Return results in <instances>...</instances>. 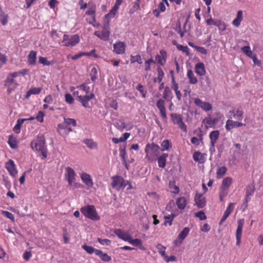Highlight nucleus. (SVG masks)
<instances>
[{
	"instance_id": "nucleus-1",
	"label": "nucleus",
	"mask_w": 263,
	"mask_h": 263,
	"mask_svg": "<svg viewBox=\"0 0 263 263\" xmlns=\"http://www.w3.org/2000/svg\"><path fill=\"white\" fill-rule=\"evenodd\" d=\"M32 149L41 152L44 159L47 158V151L45 146V139L43 136H38L37 139L31 143Z\"/></svg>"
},
{
	"instance_id": "nucleus-2",
	"label": "nucleus",
	"mask_w": 263,
	"mask_h": 263,
	"mask_svg": "<svg viewBox=\"0 0 263 263\" xmlns=\"http://www.w3.org/2000/svg\"><path fill=\"white\" fill-rule=\"evenodd\" d=\"M81 212L86 217L92 220L98 221L100 219L94 205H88L82 207Z\"/></svg>"
},
{
	"instance_id": "nucleus-3",
	"label": "nucleus",
	"mask_w": 263,
	"mask_h": 263,
	"mask_svg": "<svg viewBox=\"0 0 263 263\" xmlns=\"http://www.w3.org/2000/svg\"><path fill=\"white\" fill-rule=\"evenodd\" d=\"M112 183L111 186L117 191L123 190L127 184L129 183V181L124 180V178L120 176H115L111 177Z\"/></svg>"
},
{
	"instance_id": "nucleus-4",
	"label": "nucleus",
	"mask_w": 263,
	"mask_h": 263,
	"mask_svg": "<svg viewBox=\"0 0 263 263\" xmlns=\"http://www.w3.org/2000/svg\"><path fill=\"white\" fill-rule=\"evenodd\" d=\"M80 42V37L78 34L68 35L64 34L62 43L66 47H73L76 46Z\"/></svg>"
},
{
	"instance_id": "nucleus-5",
	"label": "nucleus",
	"mask_w": 263,
	"mask_h": 263,
	"mask_svg": "<svg viewBox=\"0 0 263 263\" xmlns=\"http://www.w3.org/2000/svg\"><path fill=\"white\" fill-rule=\"evenodd\" d=\"M171 117L173 124L177 125L182 132L186 133L187 131V126L183 121L182 116L180 114L172 113Z\"/></svg>"
},
{
	"instance_id": "nucleus-6",
	"label": "nucleus",
	"mask_w": 263,
	"mask_h": 263,
	"mask_svg": "<svg viewBox=\"0 0 263 263\" xmlns=\"http://www.w3.org/2000/svg\"><path fill=\"white\" fill-rule=\"evenodd\" d=\"M110 27L109 21L104 24L102 31H96L94 34L103 41H107L110 35Z\"/></svg>"
},
{
	"instance_id": "nucleus-7",
	"label": "nucleus",
	"mask_w": 263,
	"mask_h": 263,
	"mask_svg": "<svg viewBox=\"0 0 263 263\" xmlns=\"http://www.w3.org/2000/svg\"><path fill=\"white\" fill-rule=\"evenodd\" d=\"M65 178L68 182V185L71 186L76 180V174L71 167H67L65 168Z\"/></svg>"
},
{
	"instance_id": "nucleus-8",
	"label": "nucleus",
	"mask_w": 263,
	"mask_h": 263,
	"mask_svg": "<svg viewBox=\"0 0 263 263\" xmlns=\"http://www.w3.org/2000/svg\"><path fill=\"white\" fill-rule=\"evenodd\" d=\"M94 97V94L92 92H90L88 95L78 96V100L82 103L84 107L90 108L89 102Z\"/></svg>"
},
{
	"instance_id": "nucleus-9",
	"label": "nucleus",
	"mask_w": 263,
	"mask_h": 263,
	"mask_svg": "<svg viewBox=\"0 0 263 263\" xmlns=\"http://www.w3.org/2000/svg\"><path fill=\"white\" fill-rule=\"evenodd\" d=\"M194 103L196 106L205 111H209L212 108V106L210 103L204 102L199 98H195Z\"/></svg>"
},
{
	"instance_id": "nucleus-10",
	"label": "nucleus",
	"mask_w": 263,
	"mask_h": 263,
	"mask_svg": "<svg viewBox=\"0 0 263 263\" xmlns=\"http://www.w3.org/2000/svg\"><path fill=\"white\" fill-rule=\"evenodd\" d=\"M244 224V219H240L237 221V228L236 232V245L239 246L241 242V237L242 228Z\"/></svg>"
},
{
	"instance_id": "nucleus-11",
	"label": "nucleus",
	"mask_w": 263,
	"mask_h": 263,
	"mask_svg": "<svg viewBox=\"0 0 263 263\" xmlns=\"http://www.w3.org/2000/svg\"><path fill=\"white\" fill-rule=\"evenodd\" d=\"M167 58V54L165 50L162 49L160 51L159 54L155 57V60L160 66H163L166 62Z\"/></svg>"
},
{
	"instance_id": "nucleus-12",
	"label": "nucleus",
	"mask_w": 263,
	"mask_h": 263,
	"mask_svg": "<svg viewBox=\"0 0 263 263\" xmlns=\"http://www.w3.org/2000/svg\"><path fill=\"white\" fill-rule=\"evenodd\" d=\"M228 117L230 119L234 118L238 121L241 120L243 118V111L240 108L237 109H233L229 111Z\"/></svg>"
},
{
	"instance_id": "nucleus-13",
	"label": "nucleus",
	"mask_w": 263,
	"mask_h": 263,
	"mask_svg": "<svg viewBox=\"0 0 263 263\" xmlns=\"http://www.w3.org/2000/svg\"><path fill=\"white\" fill-rule=\"evenodd\" d=\"M82 182L88 187L91 188L93 185V182L91 176L86 173H82L80 175Z\"/></svg>"
},
{
	"instance_id": "nucleus-14",
	"label": "nucleus",
	"mask_w": 263,
	"mask_h": 263,
	"mask_svg": "<svg viewBox=\"0 0 263 263\" xmlns=\"http://www.w3.org/2000/svg\"><path fill=\"white\" fill-rule=\"evenodd\" d=\"M5 167L9 172L10 175L12 177H15L17 172L16 170V165L14 161L12 160H9L5 163Z\"/></svg>"
},
{
	"instance_id": "nucleus-15",
	"label": "nucleus",
	"mask_w": 263,
	"mask_h": 263,
	"mask_svg": "<svg viewBox=\"0 0 263 263\" xmlns=\"http://www.w3.org/2000/svg\"><path fill=\"white\" fill-rule=\"evenodd\" d=\"M190 232V229L187 227H185L183 230L179 233L178 238L174 240V244L175 246H178L181 244L182 241L187 236Z\"/></svg>"
},
{
	"instance_id": "nucleus-16",
	"label": "nucleus",
	"mask_w": 263,
	"mask_h": 263,
	"mask_svg": "<svg viewBox=\"0 0 263 263\" xmlns=\"http://www.w3.org/2000/svg\"><path fill=\"white\" fill-rule=\"evenodd\" d=\"M114 233L118 237L125 241L128 242L130 239L131 235L128 232L122 230L120 229H117L114 231Z\"/></svg>"
},
{
	"instance_id": "nucleus-17",
	"label": "nucleus",
	"mask_w": 263,
	"mask_h": 263,
	"mask_svg": "<svg viewBox=\"0 0 263 263\" xmlns=\"http://www.w3.org/2000/svg\"><path fill=\"white\" fill-rule=\"evenodd\" d=\"M113 52L118 54H123L125 51V44L123 42H118L113 45Z\"/></svg>"
},
{
	"instance_id": "nucleus-18",
	"label": "nucleus",
	"mask_w": 263,
	"mask_h": 263,
	"mask_svg": "<svg viewBox=\"0 0 263 263\" xmlns=\"http://www.w3.org/2000/svg\"><path fill=\"white\" fill-rule=\"evenodd\" d=\"M88 10L85 12L86 15H90L92 17L93 22H96L95 13L96 11V5L92 2H88Z\"/></svg>"
},
{
	"instance_id": "nucleus-19",
	"label": "nucleus",
	"mask_w": 263,
	"mask_h": 263,
	"mask_svg": "<svg viewBox=\"0 0 263 263\" xmlns=\"http://www.w3.org/2000/svg\"><path fill=\"white\" fill-rule=\"evenodd\" d=\"M233 182L231 177H227L223 179L222 181L220 190L228 193V191Z\"/></svg>"
},
{
	"instance_id": "nucleus-20",
	"label": "nucleus",
	"mask_w": 263,
	"mask_h": 263,
	"mask_svg": "<svg viewBox=\"0 0 263 263\" xmlns=\"http://www.w3.org/2000/svg\"><path fill=\"white\" fill-rule=\"evenodd\" d=\"M243 125H245V124L239 122L234 121L231 119H229L226 122L225 127L227 130L229 131L233 128L239 127Z\"/></svg>"
},
{
	"instance_id": "nucleus-21",
	"label": "nucleus",
	"mask_w": 263,
	"mask_h": 263,
	"mask_svg": "<svg viewBox=\"0 0 263 263\" xmlns=\"http://www.w3.org/2000/svg\"><path fill=\"white\" fill-rule=\"evenodd\" d=\"M195 201L199 208H202L205 205V198L203 195L197 193L195 196Z\"/></svg>"
},
{
	"instance_id": "nucleus-22",
	"label": "nucleus",
	"mask_w": 263,
	"mask_h": 263,
	"mask_svg": "<svg viewBox=\"0 0 263 263\" xmlns=\"http://www.w3.org/2000/svg\"><path fill=\"white\" fill-rule=\"evenodd\" d=\"M234 205L235 203H229V206L227 207V209L224 211L223 215L222 216L220 221L219 224H221L231 214V213L233 212L234 210Z\"/></svg>"
},
{
	"instance_id": "nucleus-23",
	"label": "nucleus",
	"mask_w": 263,
	"mask_h": 263,
	"mask_svg": "<svg viewBox=\"0 0 263 263\" xmlns=\"http://www.w3.org/2000/svg\"><path fill=\"white\" fill-rule=\"evenodd\" d=\"M165 101L163 99L158 100L156 106L160 110L161 116L163 119L166 118V114L165 111V107L164 106Z\"/></svg>"
},
{
	"instance_id": "nucleus-24",
	"label": "nucleus",
	"mask_w": 263,
	"mask_h": 263,
	"mask_svg": "<svg viewBox=\"0 0 263 263\" xmlns=\"http://www.w3.org/2000/svg\"><path fill=\"white\" fill-rule=\"evenodd\" d=\"M205 154H201L199 152H195L193 154V159L195 161L198 162L199 163H203L206 159Z\"/></svg>"
},
{
	"instance_id": "nucleus-25",
	"label": "nucleus",
	"mask_w": 263,
	"mask_h": 263,
	"mask_svg": "<svg viewBox=\"0 0 263 263\" xmlns=\"http://www.w3.org/2000/svg\"><path fill=\"white\" fill-rule=\"evenodd\" d=\"M195 72L199 76H203L206 73L204 65L202 62L198 63L195 65Z\"/></svg>"
},
{
	"instance_id": "nucleus-26",
	"label": "nucleus",
	"mask_w": 263,
	"mask_h": 263,
	"mask_svg": "<svg viewBox=\"0 0 263 263\" xmlns=\"http://www.w3.org/2000/svg\"><path fill=\"white\" fill-rule=\"evenodd\" d=\"M219 132L218 130H214L211 132L209 135L211 140L210 144L212 147L214 148L215 145L219 138Z\"/></svg>"
},
{
	"instance_id": "nucleus-27",
	"label": "nucleus",
	"mask_w": 263,
	"mask_h": 263,
	"mask_svg": "<svg viewBox=\"0 0 263 263\" xmlns=\"http://www.w3.org/2000/svg\"><path fill=\"white\" fill-rule=\"evenodd\" d=\"M177 207L180 210H184L187 203V201L185 197H180L176 200Z\"/></svg>"
},
{
	"instance_id": "nucleus-28",
	"label": "nucleus",
	"mask_w": 263,
	"mask_h": 263,
	"mask_svg": "<svg viewBox=\"0 0 263 263\" xmlns=\"http://www.w3.org/2000/svg\"><path fill=\"white\" fill-rule=\"evenodd\" d=\"M243 20V13L241 10L237 11L236 18L232 21V24L235 27H238Z\"/></svg>"
},
{
	"instance_id": "nucleus-29",
	"label": "nucleus",
	"mask_w": 263,
	"mask_h": 263,
	"mask_svg": "<svg viewBox=\"0 0 263 263\" xmlns=\"http://www.w3.org/2000/svg\"><path fill=\"white\" fill-rule=\"evenodd\" d=\"M36 62V52L31 50L28 55V63L29 65H34Z\"/></svg>"
},
{
	"instance_id": "nucleus-30",
	"label": "nucleus",
	"mask_w": 263,
	"mask_h": 263,
	"mask_svg": "<svg viewBox=\"0 0 263 263\" xmlns=\"http://www.w3.org/2000/svg\"><path fill=\"white\" fill-rule=\"evenodd\" d=\"M168 154L163 153L158 159V164L159 167L164 168L166 165V159L168 157Z\"/></svg>"
},
{
	"instance_id": "nucleus-31",
	"label": "nucleus",
	"mask_w": 263,
	"mask_h": 263,
	"mask_svg": "<svg viewBox=\"0 0 263 263\" xmlns=\"http://www.w3.org/2000/svg\"><path fill=\"white\" fill-rule=\"evenodd\" d=\"M96 255L103 261L109 262L111 260V258L107 253H103L101 250L96 251Z\"/></svg>"
},
{
	"instance_id": "nucleus-32",
	"label": "nucleus",
	"mask_w": 263,
	"mask_h": 263,
	"mask_svg": "<svg viewBox=\"0 0 263 263\" xmlns=\"http://www.w3.org/2000/svg\"><path fill=\"white\" fill-rule=\"evenodd\" d=\"M160 148L159 145L155 144H147L145 146V151L147 155L149 154L151 152H157Z\"/></svg>"
},
{
	"instance_id": "nucleus-33",
	"label": "nucleus",
	"mask_w": 263,
	"mask_h": 263,
	"mask_svg": "<svg viewBox=\"0 0 263 263\" xmlns=\"http://www.w3.org/2000/svg\"><path fill=\"white\" fill-rule=\"evenodd\" d=\"M17 85L18 83L14 79H12L11 77H7L5 82V86L6 87H12L16 88Z\"/></svg>"
},
{
	"instance_id": "nucleus-34",
	"label": "nucleus",
	"mask_w": 263,
	"mask_h": 263,
	"mask_svg": "<svg viewBox=\"0 0 263 263\" xmlns=\"http://www.w3.org/2000/svg\"><path fill=\"white\" fill-rule=\"evenodd\" d=\"M244 42L246 43L247 45L242 47L241 48V50L247 57H251V55H252V52L251 50L250 44L248 41H245Z\"/></svg>"
},
{
	"instance_id": "nucleus-35",
	"label": "nucleus",
	"mask_w": 263,
	"mask_h": 263,
	"mask_svg": "<svg viewBox=\"0 0 263 263\" xmlns=\"http://www.w3.org/2000/svg\"><path fill=\"white\" fill-rule=\"evenodd\" d=\"M64 124L66 125V128H67L69 131H71L72 129L68 127L69 126L72 125L73 127H75L77 125L76 121L71 118H64Z\"/></svg>"
},
{
	"instance_id": "nucleus-36",
	"label": "nucleus",
	"mask_w": 263,
	"mask_h": 263,
	"mask_svg": "<svg viewBox=\"0 0 263 263\" xmlns=\"http://www.w3.org/2000/svg\"><path fill=\"white\" fill-rule=\"evenodd\" d=\"M255 191L254 186L249 185L247 186L246 193V202L247 203L250 199V196L253 195Z\"/></svg>"
},
{
	"instance_id": "nucleus-37",
	"label": "nucleus",
	"mask_w": 263,
	"mask_h": 263,
	"mask_svg": "<svg viewBox=\"0 0 263 263\" xmlns=\"http://www.w3.org/2000/svg\"><path fill=\"white\" fill-rule=\"evenodd\" d=\"M187 77L189 79V83L191 84H195L197 83V79L195 77L193 71L189 69L187 72Z\"/></svg>"
},
{
	"instance_id": "nucleus-38",
	"label": "nucleus",
	"mask_w": 263,
	"mask_h": 263,
	"mask_svg": "<svg viewBox=\"0 0 263 263\" xmlns=\"http://www.w3.org/2000/svg\"><path fill=\"white\" fill-rule=\"evenodd\" d=\"M158 77L154 79V82L160 83L164 76V72L160 67H157Z\"/></svg>"
},
{
	"instance_id": "nucleus-39",
	"label": "nucleus",
	"mask_w": 263,
	"mask_h": 263,
	"mask_svg": "<svg viewBox=\"0 0 263 263\" xmlns=\"http://www.w3.org/2000/svg\"><path fill=\"white\" fill-rule=\"evenodd\" d=\"M163 98L167 101H170L173 98V94L170 88L166 87L163 93Z\"/></svg>"
},
{
	"instance_id": "nucleus-40",
	"label": "nucleus",
	"mask_w": 263,
	"mask_h": 263,
	"mask_svg": "<svg viewBox=\"0 0 263 263\" xmlns=\"http://www.w3.org/2000/svg\"><path fill=\"white\" fill-rule=\"evenodd\" d=\"M227 171V168L226 166H221L220 167L216 172V177L217 179H220L222 178L224 175L226 174Z\"/></svg>"
},
{
	"instance_id": "nucleus-41",
	"label": "nucleus",
	"mask_w": 263,
	"mask_h": 263,
	"mask_svg": "<svg viewBox=\"0 0 263 263\" xmlns=\"http://www.w3.org/2000/svg\"><path fill=\"white\" fill-rule=\"evenodd\" d=\"M118 9V8L113 6L112 9L110 10L109 12L105 15V18L107 20V21H109L111 18L114 17Z\"/></svg>"
},
{
	"instance_id": "nucleus-42",
	"label": "nucleus",
	"mask_w": 263,
	"mask_h": 263,
	"mask_svg": "<svg viewBox=\"0 0 263 263\" xmlns=\"http://www.w3.org/2000/svg\"><path fill=\"white\" fill-rule=\"evenodd\" d=\"M176 215L174 214H171L167 216H164V218L165 219V221L163 223V225L166 226L168 223L169 226H172L173 221Z\"/></svg>"
},
{
	"instance_id": "nucleus-43",
	"label": "nucleus",
	"mask_w": 263,
	"mask_h": 263,
	"mask_svg": "<svg viewBox=\"0 0 263 263\" xmlns=\"http://www.w3.org/2000/svg\"><path fill=\"white\" fill-rule=\"evenodd\" d=\"M24 122L25 120L22 119H18L17 120L16 124L13 128V131L14 132V133H15L16 134H19L20 133L21 127Z\"/></svg>"
},
{
	"instance_id": "nucleus-44",
	"label": "nucleus",
	"mask_w": 263,
	"mask_h": 263,
	"mask_svg": "<svg viewBox=\"0 0 263 263\" xmlns=\"http://www.w3.org/2000/svg\"><path fill=\"white\" fill-rule=\"evenodd\" d=\"M84 143L90 149L97 148V144L92 139H87L84 141Z\"/></svg>"
},
{
	"instance_id": "nucleus-45",
	"label": "nucleus",
	"mask_w": 263,
	"mask_h": 263,
	"mask_svg": "<svg viewBox=\"0 0 263 263\" xmlns=\"http://www.w3.org/2000/svg\"><path fill=\"white\" fill-rule=\"evenodd\" d=\"M119 155L121 157L122 160L123 162H125L126 161V147L125 145L121 146L119 148Z\"/></svg>"
},
{
	"instance_id": "nucleus-46",
	"label": "nucleus",
	"mask_w": 263,
	"mask_h": 263,
	"mask_svg": "<svg viewBox=\"0 0 263 263\" xmlns=\"http://www.w3.org/2000/svg\"><path fill=\"white\" fill-rule=\"evenodd\" d=\"M8 143L12 148H15L17 147L16 140L12 135H10L9 136Z\"/></svg>"
},
{
	"instance_id": "nucleus-47",
	"label": "nucleus",
	"mask_w": 263,
	"mask_h": 263,
	"mask_svg": "<svg viewBox=\"0 0 263 263\" xmlns=\"http://www.w3.org/2000/svg\"><path fill=\"white\" fill-rule=\"evenodd\" d=\"M82 248L87 252L88 254H91L92 253H95L96 255V251H98V249H96L93 248L91 246H87V245H83L82 246Z\"/></svg>"
},
{
	"instance_id": "nucleus-48",
	"label": "nucleus",
	"mask_w": 263,
	"mask_h": 263,
	"mask_svg": "<svg viewBox=\"0 0 263 263\" xmlns=\"http://www.w3.org/2000/svg\"><path fill=\"white\" fill-rule=\"evenodd\" d=\"M161 146L162 147L161 151H165L169 149V148L171 147V145L168 140L165 139L163 140L161 144Z\"/></svg>"
},
{
	"instance_id": "nucleus-49",
	"label": "nucleus",
	"mask_w": 263,
	"mask_h": 263,
	"mask_svg": "<svg viewBox=\"0 0 263 263\" xmlns=\"http://www.w3.org/2000/svg\"><path fill=\"white\" fill-rule=\"evenodd\" d=\"M156 248L159 253L162 256L163 258L166 255L165 254L166 248L162 245L161 243H158L156 246Z\"/></svg>"
},
{
	"instance_id": "nucleus-50",
	"label": "nucleus",
	"mask_w": 263,
	"mask_h": 263,
	"mask_svg": "<svg viewBox=\"0 0 263 263\" xmlns=\"http://www.w3.org/2000/svg\"><path fill=\"white\" fill-rule=\"evenodd\" d=\"M130 62L131 63L137 62L141 64L142 63V60L140 55H136L135 56L132 55L130 56Z\"/></svg>"
},
{
	"instance_id": "nucleus-51",
	"label": "nucleus",
	"mask_w": 263,
	"mask_h": 263,
	"mask_svg": "<svg viewBox=\"0 0 263 263\" xmlns=\"http://www.w3.org/2000/svg\"><path fill=\"white\" fill-rule=\"evenodd\" d=\"M136 89L140 92L143 98H145L146 97L147 91L144 88L142 85L138 84Z\"/></svg>"
},
{
	"instance_id": "nucleus-52",
	"label": "nucleus",
	"mask_w": 263,
	"mask_h": 263,
	"mask_svg": "<svg viewBox=\"0 0 263 263\" xmlns=\"http://www.w3.org/2000/svg\"><path fill=\"white\" fill-rule=\"evenodd\" d=\"M219 31H223L226 30L227 25L226 23L220 20H218L217 25L216 26Z\"/></svg>"
},
{
	"instance_id": "nucleus-53",
	"label": "nucleus",
	"mask_w": 263,
	"mask_h": 263,
	"mask_svg": "<svg viewBox=\"0 0 263 263\" xmlns=\"http://www.w3.org/2000/svg\"><path fill=\"white\" fill-rule=\"evenodd\" d=\"M39 62L44 66H49L51 64V63L45 57H40L39 58Z\"/></svg>"
},
{
	"instance_id": "nucleus-54",
	"label": "nucleus",
	"mask_w": 263,
	"mask_h": 263,
	"mask_svg": "<svg viewBox=\"0 0 263 263\" xmlns=\"http://www.w3.org/2000/svg\"><path fill=\"white\" fill-rule=\"evenodd\" d=\"M78 88L82 90L85 92L86 95H88L90 92V87L87 86V84L84 83L77 87Z\"/></svg>"
},
{
	"instance_id": "nucleus-55",
	"label": "nucleus",
	"mask_w": 263,
	"mask_h": 263,
	"mask_svg": "<svg viewBox=\"0 0 263 263\" xmlns=\"http://www.w3.org/2000/svg\"><path fill=\"white\" fill-rule=\"evenodd\" d=\"M90 79L92 81L94 82L97 79V70L95 67H93L90 73Z\"/></svg>"
},
{
	"instance_id": "nucleus-56",
	"label": "nucleus",
	"mask_w": 263,
	"mask_h": 263,
	"mask_svg": "<svg viewBox=\"0 0 263 263\" xmlns=\"http://www.w3.org/2000/svg\"><path fill=\"white\" fill-rule=\"evenodd\" d=\"M128 242L135 246H139L142 245V241L140 239L136 238L133 239L132 237H130V239L129 240Z\"/></svg>"
},
{
	"instance_id": "nucleus-57",
	"label": "nucleus",
	"mask_w": 263,
	"mask_h": 263,
	"mask_svg": "<svg viewBox=\"0 0 263 263\" xmlns=\"http://www.w3.org/2000/svg\"><path fill=\"white\" fill-rule=\"evenodd\" d=\"M44 116L45 114L42 111H39L37 112L36 116L35 117V119H36L39 122L42 123L44 121Z\"/></svg>"
},
{
	"instance_id": "nucleus-58",
	"label": "nucleus",
	"mask_w": 263,
	"mask_h": 263,
	"mask_svg": "<svg viewBox=\"0 0 263 263\" xmlns=\"http://www.w3.org/2000/svg\"><path fill=\"white\" fill-rule=\"evenodd\" d=\"M205 22H206L207 25H209V26L214 25V26H216L217 25L218 20H215L213 19L212 17H211V16H210V17L209 18L207 19L205 21Z\"/></svg>"
},
{
	"instance_id": "nucleus-59",
	"label": "nucleus",
	"mask_w": 263,
	"mask_h": 263,
	"mask_svg": "<svg viewBox=\"0 0 263 263\" xmlns=\"http://www.w3.org/2000/svg\"><path fill=\"white\" fill-rule=\"evenodd\" d=\"M195 216L199 218L201 220H205L206 218L204 213L202 211L197 212L195 214Z\"/></svg>"
},
{
	"instance_id": "nucleus-60",
	"label": "nucleus",
	"mask_w": 263,
	"mask_h": 263,
	"mask_svg": "<svg viewBox=\"0 0 263 263\" xmlns=\"http://www.w3.org/2000/svg\"><path fill=\"white\" fill-rule=\"evenodd\" d=\"M65 101L67 103H68L69 104H71L72 103H73L74 99H73L72 96H71V95H70V93H66L65 96Z\"/></svg>"
},
{
	"instance_id": "nucleus-61",
	"label": "nucleus",
	"mask_w": 263,
	"mask_h": 263,
	"mask_svg": "<svg viewBox=\"0 0 263 263\" xmlns=\"http://www.w3.org/2000/svg\"><path fill=\"white\" fill-rule=\"evenodd\" d=\"M42 90V87H33L30 89V92L32 93V95H38Z\"/></svg>"
},
{
	"instance_id": "nucleus-62",
	"label": "nucleus",
	"mask_w": 263,
	"mask_h": 263,
	"mask_svg": "<svg viewBox=\"0 0 263 263\" xmlns=\"http://www.w3.org/2000/svg\"><path fill=\"white\" fill-rule=\"evenodd\" d=\"M3 215L6 216L7 218L10 219L12 221H14V215L10 212L6 211H3Z\"/></svg>"
},
{
	"instance_id": "nucleus-63",
	"label": "nucleus",
	"mask_w": 263,
	"mask_h": 263,
	"mask_svg": "<svg viewBox=\"0 0 263 263\" xmlns=\"http://www.w3.org/2000/svg\"><path fill=\"white\" fill-rule=\"evenodd\" d=\"M109 105L111 108H114L115 110H117L118 108V104L115 100L112 99L110 100Z\"/></svg>"
},
{
	"instance_id": "nucleus-64",
	"label": "nucleus",
	"mask_w": 263,
	"mask_h": 263,
	"mask_svg": "<svg viewBox=\"0 0 263 263\" xmlns=\"http://www.w3.org/2000/svg\"><path fill=\"white\" fill-rule=\"evenodd\" d=\"M98 242L102 245L109 246L111 243V241L107 239L98 238Z\"/></svg>"
}]
</instances>
